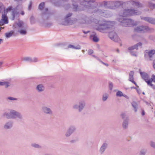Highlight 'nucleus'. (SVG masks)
I'll return each mask as SVG.
<instances>
[{"instance_id": "nucleus-10", "label": "nucleus", "mask_w": 155, "mask_h": 155, "mask_svg": "<svg viewBox=\"0 0 155 155\" xmlns=\"http://www.w3.org/2000/svg\"><path fill=\"white\" fill-rule=\"evenodd\" d=\"M50 14L48 8H46L44 9L41 15L43 19L44 20H47L50 17Z\"/></svg>"}, {"instance_id": "nucleus-24", "label": "nucleus", "mask_w": 155, "mask_h": 155, "mask_svg": "<svg viewBox=\"0 0 155 155\" xmlns=\"http://www.w3.org/2000/svg\"><path fill=\"white\" fill-rule=\"evenodd\" d=\"M86 103L84 101H81L79 102L78 105V111L79 112H81L84 108Z\"/></svg>"}, {"instance_id": "nucleus-57", "label": "nucleus", "mask_w": 155, "mask_h": 155, "mask_svg": "<svg viewBox=\"0 0 155 155\" xmlns=\"http://www.w3.org/2000/svg\"><path fill=\"white\" fill-rule=\"evenodd\" d=\"M33 17H31V22L32 24L34 23V22H33Z\"/></svg>"}, {"instance_id": "nucleus-25", "label": "nucleus", "mask_w": 155, "mask_h": 155, "mask_svg": "<svg viewBox=\"0 0 155 155\" xmlns=\"http://www.w3.org/2000/svg\"><path fill=\"white\" fill-rule=\"evenodd\" d=\"M129 119L127 117H126V118L124 120L122 124V126L123 128L124 129H126L127 128L129 124Z\"/></svg>"}, {"instance_id": "nucleus-63", "label": "nucleus", "mask_w": 155, "mask_h": 155, "mask_svg": "<svg viewBox=\"0 0 155 155\" xmlns=\"http://www.w3.org/2000/svg\"><path fill=\"white\" fill-rule=\"evenodd\" d=\"M103 64L105 65H106L107 66H108V64L107 63H104V64Z\"/></svg>"}, {"instance_id": "nucleus-52", "label": "nucleus", "mask_w": 155, "mask_h": 155, "mask_svg": "<svg viewBox=\"0 0 155 155\" xmlns=\"http://www.w3.org/2000/svg\"><path fill=\"white\" fill-rule=\"evenodd\" d=\"M7 99H9L10 100H17V99L16 98H15L12 97H8L7 98Z\"/></svg>"}, {"instance_id": "nucleus-6", "label": "nucleus", "mask_w": 155, "mask_h": 155, "mask_svg": "<svg viewBox=\"0 0 155 155\" xmlns=\"http://www.w3.org/2000/svg\"><path fill=\"white\" fill-rule=\"evenodd\" d=\"M84 1L81 4L88 8H94L96 7L97 4L94 0H83Z\"/></svg>"}, {"instance_id": "nucleus-2", "label": "nucleus", "mask_w": 155, "mask_h": 155, "mask_svg": "<svg viewBox=\"0 0 155 155\" xmlns=\"http://www.w3.org/2000/svg\"><path fill=\"white\" fill-rule=\"evenodd\" d=\"M3 115L8 119H16L19 122H22L23 120L22 114L20 113L13 110H10L9 112L4 113Z\"/></svg>"}, {"instance_id": "nucleus-43", "label": "nucleus", "mask_w": 155, "mask_h": 155, "mask_svg": "<svg viewBox=\"0 0 155 155\" xmlns=\"http://www.w3.org/2000/svg\"><path fill=\"white\" fill-rule=\"evenodd\" d=\"M123 95V94L122 92L120 91H117L116 93L117 96H118V97H120L122 96Z\"/></svg>"}, {"instance_id": "nucleus-41", "label": "nucleus", "mask_w": 155, "mask_h": 155, "mask_svg": "<svg viewBox=\"0 0 155 155\" xmlns=\"http://www.w3.org/2000/svg\"><path fill=\"white\" fill-rule=\"evenodd\" d=\"M12 34H13V32L12 33H11V32H8V33H5V35L6 38H9L12 36Z\"/></svg>"}, {"instance_id": "nucleus-8", "label": "nucleus", "mask_w": 155, "mask_h": 155, "mask_svg": "<svg viewBox=\"0 0 155 155\" xmlns=\"http://www.w3.org/2000/svg\"><path fill=\"white\" fill-rule=\"evenodd\" d=\"M123 3V2L122 1H111L110 2V4L111 6H109V8L110 9H114L122 5Z\"/></svg>"}, {"instance_id": "nucleus-36", "label": "nucleus", "mask_w": 155, "mask_h": 155, "mask_svg": "<svg viewBox=\"0 0 155 155\" xmlns=\"http://www.w3.org/2000/svg\"><path fill=\"white\" fill-rule=\"evenodd\" d=\"M73 8L74 10L75 11H78V6L77 4L76 3V2H74L73 1Z\"/></svg>"}, {"instance_id": "nucleus-33", "label": "nucleus", "mask_w": 155, "mask_h": 155, "mask_svg": "<svg viewBox=\"0 0 155 155\" xmlns=\"http://www.w3.org/2000/svg\"><path fill=\"white\" fill-rule=\"evenodd\" d=\"M68 48H71L75 49H80L81 48V46L79 45H78L76 47H75L74 45H68Z\"/></svg>"}, {"instance_id": "nucleus-59", "label": "nucleus", "mask_w": 155, "mask_h": 155, "mask_svg": "<svg viewBox=\"0 0 155 155\" xmlns=\"http://www.w3.org/2000/svg\"><path fill=\"white\" fill-rule=\"evenodd\" d=\"M145 114V112H144V110H142V116H143V115H144Z\"/></svg>"}, {"instance_id": "nucleus-18", "label": "nucleus", "mask_w": 155, "mask_h": 155, "mask_svg": "<svg viewBox=\"0 0 155 155\" xmlns=\"http://www.w3.org/2000/svg\"><path fill=\"white\" fill-rule=\"evenodd\" d=\"M155 54V50L154 49L148 51L147 52H146L144 56L145 58H147L148 56L150 58V60H152V58L153 55Z\"/></svg>"}, {"instance_id": "nucleus-5", "label": "nucleus", "mask_w": 155, "mask_h": 155, "mask_svg": "<svg viewBox=\"0 0 155 155\" xmlns=\"http://www.w3.org/2000/svg\"><path fill=\"white\" fill-rule=\"evenodd\" d=\"M134 30L135 32H137L144 33L147 32L153 31L154 29L150 28L147 26L142 25L136 27Z\"/></svg>"}, {"instance_id": "nucleus-32", "label": "nucleus", "mask_w": 155, "mask_h": 155, "mask_svg": "<svg viewBox=\"0 0 155 155\" xmlns=\"http://www.w3.org/2000/svg\"><path fill=\"white\" fill-rule=\"evenodd\" d=\"M10 85L9 82L7 81H0V86H4L5 88H8Z\"/></svg>"}, {"instance_id": "nucleus-22", "label": "nucleus", "mask_w": 155, "mask_h": 155, "mask_svg": "<svg viewBox=\"0 0 155 155\" xmlns=\"http://www.w3.org/2000/svg\"><path fill=\"white\" fill-rule=\"evenodd\" d=\"M19 12L17 11V9L16 8H14L12 9V17L11 18V19L13 20L15 17L17 16H19Z\"/></svg>"}, {"instance_id": "nucleus-21", "label": "nucleus", "mask_w": 155, "mask_h": 155, "mask_svg": "<svg viewBox=\"0 0 155 155\" xmlns=\"http://www.w3.org/2000/svg\"><path fill=\"white\" fill-rule=\"evenodd\" d=\"M134 72L131 71L130 72L129 75V80L134 83L137 87H138L137 83L134 81Z\"/></svg>"}, {"instance_id": "nucleus-38", "label": "nucleus", "mask_w": 155, "mask_h": 155, "mask_svg": "<svg viewBox=\"0 0 155 155\" xmlns=\"http://www.w3.org/2000/svg\"><path fill=\"white\" fill-rule=\"evenodd\" d=\"M45 5L44 2H42L39 5L38 8L41 10H42L44 7Z\"/></svg>"}, {"instance_id": "nucleus-47", "label": "nucleus", "mask_w": 155, "mask_h": 155, "mask_svg": "<svg viewBox=\"0 0 155 155\" xmlns=\"http://www.w3.org/2000/svg\"><path fill=\"white\" fill-rule=\"evenodd\" d=\"M72 107L74 109H78V105L77 104H74L72 106Z\"/></svg>"}, {"instance_id": "nucleus-31", "label": "nucleus", "mask_w": 155, "mask_h": 155, "mask_svg": "<svg viewBox=\"0 0 155 155\" xmlns=\"http://www.w3.org/2000/svg\"><path fill=\"white\" fill-rule=\"evenodd\" d=\"M131 105L134 108L135 112H137L138 108V105L137 103L135 101H133L131 103Z\"/></svg>"}, {"instance_id": "nucleus-20", "label": "nucleus", "mask_w": 155, "mask_h": 155, "mask_svg": "<svg viewBox=\"0 0 155 155\" xmlns=\"http://www.w3.org/2000/svg\"><path fill=\"white\" fill-rule=\"evenodd\" d=\"M152 82L155 83V75L154 74L152 75L151 78L149 80V81H147V83L149 86L155 88L154 85L151 83Z\"/></svg>"}, {"instance_id": "nucleus-3", "label": "nucleus", "mask_w": 155, "mask_h": 155, "mask_svg": "<svg viewBox=\"0 0 155 155\" xmlns=\"http://www.w3.org/2000/svg\"><path fill=\"white\" fill-rule=\"evenodd\" d=\"M98 24L99 25L96 28L97 30L101 32H104L105 31L113 27L114 23L110 21H98Z\"/></svg>"}, {"instance_id": "nucleus-37", "label": "nucleus", "mask_w": 155, "mask_h": 155, "mask_svg": "<svg viewBox=\"0 0 155 155\" xmlns=\"http://www.w3.org/2000/svg\"><path fill=\"white\" fill-rule=\"evenodd\" d=\"M148 5L150 8L152 9H155V3H152L150 2H149L148 3Z\"/></svg>"}, {"instance_id": "nucleus-1", "label": "nucleus", "mask_w": 155, "mask_h": 155, "mask_svg": "<svg viewBox=\"0 0 155 155\" xmlns=\"http://www.w3.org/2000/svg\"><path fill=\"white\" fill-rule=\"evenodd\" d=\"M141 12L137 10L132 9H124L123 10L122 15L119 16L117 20L123 26L130 27L136 26L137 24V21H134L131 19L125 18L124 16H131L134 15H139Z\"/></svg>"}, {"instance_id": "nucleus-61", "label": "nucleus", "mask_w": 155, "mask_h": 155, "mask_svg": "<svg viewBox=\"0 0 155 155\" xmlns=\"http://www.w3.org/2000/svg\"><path fill=\"white\" fill-rule=\"evenodd\" d=\"M71 143H74L75 142V140H71L70 141Z\"/></svg>"}, {"instance_id": "nucleus-64", "label": "nucleus", "mask_w": 155, "mask_h": 155, "mask_svg": "<svg viewBox=\"0 0 155 155\" xmlns=\"http://www.w3.org/2000/svg\"><path fill=\"white\" fill-rule=\"evenodd\" d=\"M96 58H97V59L100 62V61H101V60L99 59V58L97 57Z\"/></svg>"}, {"instance_id": "nucleus-13", "label": "nucleus", "mask_w": 155, "mask_h": 155, "mask_svg": "<svg viewBox=\"0 0 155 155\" xmlns=\"http://www.w3.org/2000/svg\"><path fill=\"white\" fill-rule=\"evenodd\" d=\"M23 61L28 62L30 63L36 62L38 61V58H32L30 57H24L22 58Z\"/></svg>"}, {"instance_id": "nucleus-26", "label": "nucleus", "mask_w": 155, "mask_h": 155, "mask_svg": "<svg viewBox=\"0 0 155 155\" xmlns=\"http://www.w3.org/2000/svg\"><path fill=\"white\" fill-rule=\"evenodd\" d=\"M142 45V44L141 42H139L136 44L128 48V49L130 51H132L133 50L136 49L137 50L139 47H141Z\"/></svg>"}, {"instance_id": "nucleus-49", "label": "nucleus", "mask_w": 155, "mask_h": 155, "mask_svg": "<svg viewBox=\"0 0 155 155\" xmlns=\"http://www.w3.org/2000/svg\"><path fill=\"white\" fill-rule=\"evenodd\" d=\"M113 87V84L112 83L110 82L109 84V88L110 90L111 91L112 90Z\"/></svg>"}, {"instance_id": "nucleus-30", "label": "nucleus", "mask_w": 155, "mask_h": 155, "mask_svg": "<svg viewBox=\"0 0 155 155\" xmlns=\"http://www.w3.org/2000/svg\"><path fill=\"white\" fill-rule=\"evenodd\" d=\"M91 39H92L93 41L97 42L99 41V39L96 35L93 34L91 35L90 37Z\"/></svg>"}, {"instance_id": "nucleus-46", "label": "nucleus", "mask_w": 155, "mask_h": 155, "mask_svg": "<svg viewBox=\"0 0 155 155\" xmlns=\"http://www.w3.org/2000/svg\"><path fill=\"white\" fill-rule=\"evenodd\" d=\"M32 2L31 1H30L29 2L28 7V9L29 10H30L31 9L32 7Z\"/></svg>"}, {"instance_id": "nucleus-9", "label": "nucleus", "mask_w": 155, "mask_h": 155, "mask_svg": "<svg viewBox=\"0 0 155 155\" xmlns=\"http://www.w3.org/2000/svg\"><path fill=\"white\" fill-rule=\"evenodd\" d=\"M24 23L21 21H19L18 22L15 23L13 25V28L16 31L23 28Z\"/></svg>"}, {"instance_id": "nucleus-54", "label": "nucleus", "mask_w": 155, "mask_h": 155, "mask_svg": "<svg viewBox=\"0 0 155 155\" xmlns=\"http://www.w3.org/2000/svg\"><path fill=\"white\" fill-rule=\"evenodd\" d=\"M70 7V5L69 4H67L64 6V7L65 9H67Z\"/></svg>"}, {"instance_id": "nucleus-29", "label": "nucleus", "mask_w": 155, "mask_h": 155, "mask_svg": "<svg viewBox=\"0 0 155 155\" xmlns=\"http://www.w3.org/2000/svg\"><path fill=\"white\" fill-rule=\"evenodd\" d=\"M36 89L38 92H41L44 91L45 87L42 84H40L38 85L37 86Z\"/></svg>"}, {"instance_id": "nucleus-39", "label": "nucleus", "mask_w": 155, "mask_h": 155, "mask_svg": "<svg viewBox=\"0 0 155 155\" xmlns=\"http://www.w3.org/2000/svg\"><path fill=\"white\" fill-rule=\"evenodd\" d=\"M148 38L150 40L155 42V36L152 35H150L148 36Z\"/></svg>"}, {"instance_id": "nucleus-12", "label": "nucleus", "mask_w": 155, "mask_h": 155, "mask_svg": "<svg viewBox=\"0 0 155 155\" xmlns=\"http://www.w3.org/2000/svg\"><path fill=\"white\" fill-rule=\"evenodd\" d=\"M93 18L92 17H85L81 18L80 19V22L81 23L89 24L93 21Z\"/></svg>"}, {"instance_id": "nucleus-7", "label": "nucleus", "mask_w": 155, "mask_h": 155, "mask_svg": "<svg viewBox=\"0 0 155 155\" xmlns=\"http://www.w3.org/2000/svg\"><path fill=\"white\" fill-rule=\"evenodd\" d=\"M76 127L75 126H70L69 127L65 133V137H69L76 131Z\"/></svg>"}, {"instance_id": "nucleus-51", "label": "nucleus", "mask_w": 155, "mask_h": 155, "mask_svg": "<svg viewBox=\"0 0 155 155\" xmlns=\"http://www.w3.org/2000/svg\"><path fill=\"white\" fill-rule=\"evenodd\" d=\"M13 8H12V7L11 6H10L9 7H8L6 9V11L7 12L10 11H11V10H12V9H13Z\"/></svg>"}, {"instance_id": "nucleus-11", "label": "nucleus", "mask_w": 155, "mask_h": 155, "mask_svg": "<svg viewBox=\"0 0 155 155\" xmlns=\"http://www.w3.org/2000/svg\"><path fill=\"white\" fill-rule=\"evenodd\" d=\"M128 4L131 5L132 7L136 8H142L143 7V5L138 2L131 1L128 2Z\"/></svg>"}, {"instance_id": "nucleus-4", "label": "nucleus", "mask_w": 155, "mask_h": 155, "mask_svg": "<svg viewBox=\"0 0 155 155\" xmlns=\"http://www.w3.org/2000/svg\"><path fill=\"white\" fill-rule=\"evenodd\" d=\"M72 13H69L67 14L64 19H62L61 24L64 25H71L75 23L77 21L76 18H70V17L72 15Z\"/></svg>"}, {"instance_id": "nucleus-42", "label": "nucleus", "mask_w": 155, "mask_h": 155, "mask_svg": "<svg viewBox=\"0 0 155 155\" xmlns=\"http://www.w3.org/2000/svg\"><path fill=\"white\" fill-rule=\"evenodd\" d=\"M130 52L131 54V55L132 56H134L135 57H137V52L136 51H130Z\"/></svg>"}, {"instance_id": "nucleus-55", "label": "nucleus", "mask_w": 155, "mask_h": 155, "mask_svg": "<svg viewBox=\"0 0 155 155\" xmlns=\"http://www.w3.org/2000/svg\"><path fill=\"white\" fill-rule=\"evenodd\" d=\"M83 32L85 34H87V33H89L90 31H85L84 30H82Z\"/></svg>"}, {"instance_id": "nucleus-15", "label": "nucleus", "mask_w": 155, "mask_h": 155, "mask_svg": "<svg viewBox=\"0 0 155 155\" xmlns=\"http://www.w3.org/2000/svg\"><path fill=\"white\" fill-rule=\"evenodd\" d=\"M41 110L42 112L46 114L49 115L52 114L53 112L51 109L46 106H43L41 107Z\"/></svg>"}, {"instance_id": "nucleus-19", "label": "nucleus", "mask_w": 155, "mask_h": 155, "mask_svg": "<svg viewBox=\"0 0 155 155\" xmlns=\"http://www.w3.org/2000/svg\"><path fill=\"white\" fill-rule=\"evenodd\" d=\"M141 19L155 25V18L149 17H141Z\"/></svg>"}, {"instance_id": "nucleus-17", "label": "nucleus", "mask_w": 155, "mask_h": 155, "mask_svg": "<svg viewBox=\"0 0 155 155\" xmlns=\"http://www.w3.org/2000/svg\"><path fill=\"white\" fill-rule=\"evenodd\" d=\"M13 121L12 120H9L6 122L4 124V128L5 129H10L13 126Z\"/></svg>"}, {"instance_id": "nucleus-28", "label": "nucleus", "mask_w": 155, "mask_h": 155, "mask_svg": "<svg viewBox=\"0 0 155 155\" xmlns=\"http://www.w3.org/2000/svg\"><path fill=\"white\" fill-rule=\"evenodd\" d=\"M98 12L102 16L105 17H107L108 15H107V12L106 11L103 10H99L98 11Z\"/></svg>"}, {"instance_id": "nucleus-16", "label": "nucleus", "mask_w": 155, "mask_h": 155, "mask_svg": "<svg viewBox=\"0 0 155 155\" xmlns=\"http://www.w3.org/2000/svg\"><path fill=\"white\" fill-rule=\"evenodd\" d=\"M8 23V18L6 15L2 14V19L0 20V25H3L5 24H7Z\"/></svg>"}, {"instance_id": "nucleus-58", "label": "nucleus", "mask_w": 155, "mask_h": 155, "mask_svg": "<svg viewBox=\"0 0 155 155\" xmlns=\"http://www.w3.org/2000/svg\"><path fill=\"white\" fill-rule=\"evenodd\" d=\"M148 0L149 1L148 2V3L149 2H150L152 3H153V2H155V0Z\"/></svg>"}, {"instance_id": "nucleus-14", "label": "nucleus", "mask_w": 155, "mask_h": 155, "mask_svg": "<svg viewBox=\"0 0 155 155\" xmlns=\"http://www.w3.org/2000/svg\"><path fill=\"white\" fill-rule=\"evenodd\" d=\"M109 36L110 38L115 42L118 41L119 39L117 35L114 31H112L110 33Z\"/></svg>"}, {"instance_id": "nucleus-50", "label": "nucleus", "mask_w": 155, "mask_h": 155, "mask_svg": "<svg viewBox=\"0 0 155 155\" xmlns=\"http://www.w3.org/2000/svg\"><path fill=\"white\" fill-rule=\"evenodd\" d=\"M120 116L121 118L124 120V119L126 118V114L124 113H122L120 114Z\"/></svg>"}, {"instance_id": "nucleus-23", "label": "nucleus", "mask_w": 155, "mask_h": 155, "mask_svg": "<svg viewBox=\"0 0 155 155\" xmlns=\"http://www.w3.org/2000/svg\"><path fill=\"white\" fill-rule=\"evenodd\" d=\"M107 147L108 144L107 143H103L99 150L100 153L101 154H103L106 149L107 148Z\"/></svg>"}, {"instance_id": "nucleus-48", "label": "nucleus", "mask_w": 155, "mask_h": 155, "mask_svg": "<svg viewBox=\"0 0 155 155\" xmlns=\"http://www.w3.org/2000/svg\"><path fill=\"white\" fill-rule=\"evenodd\" d=\"M150 146L151 147L155 148V143L153 141H151L150 142Z\"/></svg>"}, {"instance_id": "nucleus-53", "label": "nucleus", "mask_w": 155, "mask_h": 155, "mask_svg": "<svg viewBox=\"0 0 155 155\" xmlns=\"http://www.w3.org/2000/svg\"><path fill=\"white\" fill-rule=\"evenodd\" d=\"M93 50L92 49H90L88 51V54L90 55L93 53Z\"/></svg>"}, {"instance_id": "nucleus-44", "label": "nucleus", "mask_w": 155, "mask_h": 155, "mask_svg": "<svg viewBox=\"0 0 155 155\" xmlns=\"http://www.w3.org/2000/svg\"><path fill=\"white\" fill-rule=\"evenodd\" d=\"M3 10H4V6L0 2V12H1V11H2Z\"/></svg>"}, {"instance_id": "nucleus-27", "label": "nucleus", "mask_w": 155, "mask_h": 155, "mask_svg": "<svg viewBox=\"0 0 155 155\" xmlns=\"http://www.w3.org/2000/svg\"><path fill=\"white\" fill-rule=\"evenodd\" d=\"M140 73L142 77V78L146 82H147V81H149L150 79L149 78V75L147 73L140 72Z\"/></svg>"}, {"instance_id": "nucleus-34", "label": "nucleus", "mask_w": 155, "mask_h": 155, "mask_svg": "<svg viewBox=\"0 0 155 155\" xmlns=\"http://www.w3.org/2000/svg\"><path fill=\"white\" fill-rule=\"evenodd\" d=\"M17 31L22 35H25L27 33L25 29H20Z\"/></svg>"}, {"instance_id": "nucleus-45", "label": "nucleus", "mask_w": 155, "mask_h": 155, "mask_svg": "<svg viewBox=\"0 0 155 155\" xmlns=\"http://www.w3.org/2000/svg\"><path fill=\"white\" fill-rule=\"evenodd\" d=\"M146 153V150H142L140 152L139 155H145Z\"/></svg>"}, {"instance_id": "nucleus-62", "label": "nucleus", "mask_w": 155, "mask_h": 155, "mask_svg": "<svg viewBox=\"0 0 155 155\" xmlns=\"http://www.w3.org/2000/svg\"><path fill=\"white\" fill-rule=\"evenodd\" d=\"M21 14V15H23L24 14V12L23 11H22Z\"/></svg>"}, {"instance_id": "nucleus-60", "label": "nucleus", "mask_w": 155, "mask_h": 155, "mask_svg": "<svg viewBox=\"0 0 155 155\" xmlns=\"http://www.w3.org/2000/svg\"><path fill=\"white\" fill-rule=\"evenodd\" d=\"M153 67L155 69V60L153 61Z\"/></svg>"}, {"instance_id": "nucleus-40", "label": "nucleus", "mask_w": 155, "mask_h": 155, "mask_svg": "<svg viewBox=\"0 0 155 155\" xmlns=\"http://www.w3.org/2000/svg\"><path fill=\"white\" fill-rule=\"evenodd\" d=\"M31 146L33 147L36 148H41V147L39 145L36 144L35 143H33L31 144Z\"/></svg>"}, {"instance_id": "nucleus-56", "label": "nucleus", "mask_w": 155, "mask_h": 155, "mask_svg": "<svg viewBox=\"0 0 155 155\" xmlns=\"http://www.w3.org/2000/svg\"><path fill=\"white\" fill-rule=\"evenodd\" d=\"M122 96L124 97H125L127 99H129V97L127 95L125 94L123 95Z\"/></svg>"}, {"instance_id": "nucleus-35", "label": "nucleus", "mask_w": 155, "mask_h": 155, "mask_svg": "<svg viewBox=\"0 0 155 155\" xmlns=\"http://www.w3.org/2000/svg\"><path fill=\"white\" fill-rule=\"evenodd\" d=\"M108 97V94L107 93L104 94L102 96V100L103 101H106Z\"/></svg>"}]
</instances>
